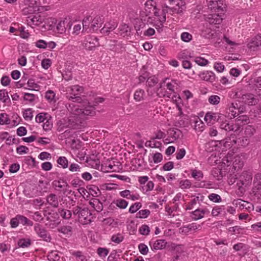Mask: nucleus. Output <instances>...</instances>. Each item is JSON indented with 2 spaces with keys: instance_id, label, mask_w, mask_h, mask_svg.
Listing matches in <instances>:
<instances>
[{
  "instance_id": "obj_1",
  "label": "nucleus",
  "mask_w": 261,
  "mask_h": 261,
  "mask_svg": "<svg viewBox=\"0 0 261 261\" xmlns=\"http://www.w3.org/2000/svg\"><path fill=\"white\" fill-rule=\"evenodd\" d=\"M67 98L71 100L72 102L69 103L67 109L68 111L72 114L73 117H79L83 119L84 116H93L95 114V108L90 105L89 102H84V105L76 104L80 103L82 101V98L80 96L81 93L83 91V88L79 85H74L67 88Z\"/></svg>"
},
{
  "instance_id": "obj_2",
  "label": "nucleus",
  "mask_w": 261,
  "mask_h": 261,
  "mask_svg": "<svg viewBox=\"0 0 261 261\" xmlns=\"http://www.w3.org/2000/svg\"><path fill=\"white\" fill-rule=\"evenodd\" d=\"M246 159L245 153H241L232 157L231 154L228 153L227 155L223 158L222 163L229 166L232 163V169L238 171L242 168L244 166V161Z\"/></svg>"
},
{
  "instance_id": "obj_3",
  "label": "nucleus",
  "mask_w": 261,
  "mask_h": 261,
  "mask_svg": "<svg viewBox=\"0 0 261 261\" xmlns=\"http://www.w3.org/2000/svg\"><path fill=\"white\" fill-rule=\"evenodd\" d=\"M73 214L78 215L79 222L83 224H90L93 218L92 213L87 207L82 208L76 206L74 208Z\"/></svg>"
},
{
  "instance_id": "obj_4",
  "label": "nucleus",
  "mask_w": 261,
  "mask_h": 261,
  "mask_svg": "<svg viewBox=\"0 0 261 261\" xmlns=\"http://www.w3.org/2000/svg\"><path fill=\"white\" fill-rule=\"evenodd\" d=\"M252 180V173L249 171H244L239 177H237L233 182H237L239 189H243L251 184Z\"/></svg>"
},
{
  "instance_id": "obj_5",
  "label": "nucleus",
  "mask_w": 261,
  "mask_h": 261,
  "mask_svg": "<svg viewBox=\"0 0 261 261\" xmlns=\"http://www.w3.org/2000/svg\"><path fill=\"white\" fill-rule=\"evenodd\" d=\"M159 13V11L156 7V3L153 0H148L145 3L144 10L141 12V15L143 17L145 15L149 19L153 16L156 17V15Z\"/></svg>"
},
{
  "instance_id": "obj_6",
  "label": "nucleus",
  "mask_w": 261,
  "mask_h": 261,
  "mask_svg": "<svg viewBox=\"0 0 261 261\" xmlns=\"http://www.w3.org/2000/svg\"><path fill=\"white\" fill-rule=\"evenodd\" d=\"M38 0H23V7L22 9V14L27 15L32 14L39 11Z\"/></svg>"
},
{
  "instance_id": "obj_7",
  "label": "nucleus",
  "mask_w": 261,
  "mask_h": 261,
  "mask_svg": "<svg viewBox=\"0 0 261 261\" xmlns=\"http://www.w3.org/2000/svg\"><path fill=\"white\" fill-rule=\"evenodd\" d=\"M220 127L226 132H233L236 134L240 133L243 129L242 125L237 122H229L227 120L220 122Z\"/></svg>"
},
{
  "instance_id": "obj_8",
  "label": "nucleus",
  "mask_w": 261,
  "mask_h": 261,
  "mask_svg": "<svg viewBox=\"0 0 261 261\" xmlns=\"http://www.w3.org/2000/svg\"><path fill=\"white\" fill-rule=\"evenodd\" d=\"M191 176L196 180L201 181V182L197 186L199 188H208L212 185L211 184L207 183L205 181H201L203 178V173L202 171L198 170L196 168L192 169L190 170Z\"/></svg>"
},
{
  "instance_id": "obj_9",
  "label": "nucleus",
  "mask_w": 261,
  "mask_h": 261,
  "mask_svg": "<svg viewBox=\"0 0 261 261\" xmlns=\"http://www.w3.org/2000/svg\"><path fill=\"white\" fill-rule=\"evenodd\" d=\"M34 230L38 236L43 241L49 242L51 241V237L47 230L42 225L36 224L34 226Z\"/></svg>"
},
{
  "instance_id": "obj_10",
  "label": "nucleus",
  "mask_w": 261,
  "mask_h": 261,
  "mask_svg": "<svg viewBox=\"0 0 261 261\" xmlns=\"http://www.w3.org/2000/svg\"><path fill=\"white\" fill-rule=\"evenodd\" d=\"M208 7L212 12L223 13L225 9V4L223 3L222 0L217 1L213 2L211 0H208Z\"/></svg>"
},
{
  "instance_id": "obj_11",
  "label": "nucleus",
  "mask_w": 261,
  "mask_h": 261,
  "mask_svg": "<svg viewBox=\"0 0 261 261\" xmlns=\"http://www.w3.org/2000/svg\"><path fill=\"white\" fill-rule=\"evenodd\" d=\"M99 44L98 38L92 35L87 36L83 43V45L87 50H92Z\"/></svg>"
},
{
  "instance_id": "obj_12",
  "label": "nucleus",
  "mask_w": 261,
  "mask_h": 261,
  "mask_svg": "<svg viewBox=\"0 0 261 261\" xmlns=\"http://www.w3.org/2000/svg\"><path fill=\"white\" fill-rule=\"evenodd\" d=\"M222 14L219 12H217V13L208 14L205 16V21L210 24H219L221 23L223 19Z\"/></svg>"
},
{
  "instance_id": "obj_13",
  "label": "nucleus",
  "mask_w": 261,
  "mask_h": 261,
  "mask_svg": "<svg viewBox=\"0 0 261 261\" xmlns=\"http://www.w3.org/2000/svg\"><path fill=\"white\" fill-rule=\"evenodd\" d=\"M117 165L113 160L107 161L102 163L101 170L105 172H116L119 169V163L117 162Z\"/></svg>"
},
{
  "instance_id": "obj_14",
  "label": "nucleus",
  "mask_w": 261,
  "mask_h": 261,
  "mask_svg": "<svg viewBox=\"0 0 261 261\" xmlns=\"http://www.w3.org/2000/svg\"><path fill=\"white\" fill-rule=\"evenodd\" d=\"M91 24L90 31L94 32L97 31L104 22V18L101 15H96L94 17L91 16Z\"/></svg>"
},
{
  "instance_id": "obj_15",
  "label": "nucleus",
  "mask_w": 261,
  "mask_h": 261,
  "mask_svg": "<svg viewBox=\"0 0 261 261\" xmlns=\"http://www.w3.org/2000/svg\"><path fill=\"white\" fill-rule=\"evenodd\" d=\"M169 3L171 5H174L170 7V10L175 13H180L185 8V4L180 0H169Z\"/></svg>"
},
{
  "instance_id": "obj_16",
  "label": "nucleus",
  "mask_w": 261,
  "mask_h": 261,
  "mask_svg": "<svg viewBox=\"0 0 261 261\" xmlns=\"http://www.w3.org/2000/svg\"><path fill=\"white\" fill-rule=\"evenodd\" d=\"M221 114L212 112H208L206 113L204 120L207 124H213L215 121H219L221 119Z\"/></svg>"
},
{
  "instance_id": "obj_17",
  "label": "nucleus",
  "mask_w": 261,
  "mask_h": 261,
  "mask_svg": "<svg viewBox=\"0 0 261 261\" xmlns=\"http://www.w3.org/2000/svg\"><path fill=\"white\" fill-rule=\"evenodd\" d=\"M71 27L70 22L67 19L61 20L57 25V32L62 34L66 32L67 29H70Z\"/></svg>"
},
{
  "instance_id": "obj_18",
  "label": "nucleus",
  "mask_w": 261,
  "mask_h": 261,
  "mask_svg": "<svg viewBox=\"0 0 261 261\" xmlns=\"http://www.w3.org/2000/svg\"><path fill=\"white\" fill-rule=\"evenodd\" d=\"M260 46H261V34H257L252 38L247 44V47L253 50Z\"/></svg>"
},
{
  "instance_id": "obj_19",
  "label": "nucleus",
  "mask_w": 261,
  "mask_h": 261,
  "mask_svg": "<svg viewBox=\"0 0 261 261\" xmlns=\"http://www.w3.org/2000/svg\"><path fill=\"white\" fill-rule=\"evenodd\" d=\"M166 244L167 242L163 239L152 240L149 242V245L152 250L163 249L165 247Z\"/></svg>"
},
{
  "instance_id": "obj_20",
  "label": "nucleus",
  "mask_w": 261,
  "mask_h": 261,
  "mask_svg": "<svg viewBox=\"0 0 261 261\" xmlns=\"http://www.w3.org/2000/svg\"><path fill=\"white\" fill-rule=\"evenodd\" d=\"M201 228V225L192 223L188 225L182 226L180 228V232L183 234H187L191 231H196Z\"/></svg>"
},
{
  "instance_id": "obj_21",
  "label": "nucleus",
  "mask_w": 261,
  "mask_h": 261,
  "mask_svg": "<svg viewBox=\"0 0 261 261\" xmlns=\"http://www.w3.org/2000/svg\"><path fill=\"white\" fill-rule=\"evenodd\" d=\"M253 192L255 195L261 196V174H257L255 176Z\"/></svg>"
},
{
  "instance_id": "obj_22",
  "label": "nucleus",
  "mask_w": 261,
  "mask_h": 261,
  "mask_svg": "<svg viewBox=\"0 0 261 261\" xmlns=\"http://www.w3.org/2000/svg\"><path fill=\"white\" fill-rule=\"evenodd\" d=\"M168 133V138L165 140L167 143H172L176 141L179 137L180 132L177 129H170Z\"/></svg>"
},
{
  "instance_id": "obj_23",
  "label": "nucleus",
  "mask_w": 261,
  "mask_h": 261,
  "mask_svg": "<svg viewBox=\"0 0 261 261\" xmlns=\"http://www.w3.org/2000/svg\"><path fill=\"white\" fill-rule=\"evenodd\" d=\"M117 27V23L114 20L107 22L100 30V33L103 34H108L111 31L115 29Z\"/></svg>"
},
{
  "instance_id": "obj_24",
  "label": "nucleus",
  "mask_w": 261,
  "mask_h": 261,
  "mask_svg": "<svg viewBox=\"0 0 261 261\" xmlns=\"http://www.w3.org/2000/svg\"><path fill=\"white\" fill-rule=\"evenodd\" d=\"M199 76L202 80L210 83L214 82L216 79L215 73L211 71H204L200 72L199 74Z\"/></svg>"
},
{
  "instance_id": "obj_25",
  "label": "nucleus",
  "mask_w": 261,
  "mask_h": 261,
  "mask_svg": "<svg viewBox=\"0 0 261 261\" xmlns=\"http://www.w3.org/2000/svg\"><path fill=\"white\" fill-rule=\"evenodd\" d=\"M242 101L248 105H255L258 102V99L252 94H243L241 97Z\"/></svg>"
},
{
  "instance_id": "obj_26",
  "label": "nucleus",
  "mask_w": 261,
  "mask_h": 261,
  "mask_svg": "<svg viewBox=\"0 0 261 261\" xmlns=\"http://www.w3.org/2000/svg\"><path fill=\"white\" fill-rule=\"evenodd\" d=\"M209 213V211L206 209L197 208L191 213V217L194 220H197L204 217L205 214Z\"/></svg>"
},
{
  "instance_id": "obj_27",
  "label": "nucleus",
  "mask_w": 261,
  "mask_h": 261,
  "mask_svg": "<svg viewBox=\"0 0 261 261\" xmlns=\"http://www.w3.org/2000/svg\"><path fill=\"white\" fill-rule=\"evenodd\" d=\"M27 21L29 25L33 27V25H39L42 22V18L40 15H34L33 17H28Z\"/></svg>"
},
{
  "instance_id": "obj_28",
  "label": "nucleus",
  "mask_w": 261,
  "mask_h": 261,
  "mask_svg": "<svg viewBox=\"0 0 261 261\" xmlns=\"http://www.w3.org/2000/svg\"><path fill=\"white\" fill-rule=\"evenodd\" d=\"M47 203L54 207H57L59 205V197L55 194H50L46 197Z\"/></svg>"
},
{
  "instance_id": "obj_29",
  "label": "nucleus",
  "mask_w": 261,
  "mask_h": 261,
  "mask_svg": "<svg viewBox=\"0 0 261 261\" xmlns=\"http://www.w3.org/2000/svg\"><path fill=\"white\" fill-rule=\"evenodd\" d=\"M167 79L163 82L161 84L164 87H166L170 92L171 94L175 93V89L177 88L178 85L176 81L172 80L170 82H166Z\"/></svg>"
},
{
  "instance_id": "obj_30",
  "label": "nucleus",
  "mask_w": 261,
  "mask_h": 261,
  "mask_svg": "<svg viewBox=\"0 0 261 261\" xmlns=\"http://www.w3.org/2000/svg\"><path fill=\"white\" fill-rule=\"evenodd\" d=\"M91 16L89 15L85 17L82 21L83 24V30L82 31V32H91L90 31V25L91 24Z\"/></svg>"
},
{
  "instance_id": "obj_31",
  "label": "nucleus",
  "mask_w": 261,
  "mask_h": 261,
  "mask_svg": "<svg viewBox=\"0 0 261 261\" xmlns=\"http://www.w3.org/2000/svg\"><path fill=\"white\" fill-rule=\"evenodd\" d=\"M157 95L160 97L169 98H171V94L168 90L167 91L166 87H164L163 85L161 84L160 88L157 90Z\"/></svg>"
},
{
  "instance_id": "obj_32",
  "label": "nucleus",
  "mask_w": 261,
  "mask_h": 261,
  "mask_svg": "<svg viewBox=\"0 0 261 261\" xmlns=\"http://www.w3.org/2000/svg\"><path fill=\"white\" fill-rule=\"evenodd\" d=\"M167 9L170 10V7L167 6L166 8L163 9L161 12L158 10L159 13L156 15L155 18L160 21L161 27H163V23L166 21V13L168 12Z\"/></svg>"
},
{
  "instance_id": "obj_33",
  "label": "nucleus",
  "mask_w": 261,
  "mask_h": 261,
  "mask_svg": "<svg viewBox=\"0 0 261 261\" xmlns=\"http://www.w3.org/2000/svg\"><path fill=\"white\" fill-rule=\"evenodd\" d=\"M39 89L40 86L35 82L33 79H29L26 83V86H25V89L29 90L38 91Z\"/></svg>"
},
{
  "instance_id": "obj_34",
  "label": "nucleus",
  "mask_w": 261,
  "mask_h": 261,
  "mask_svg": "<svg viewBox=\"0 0 261 261\" xmlns=\"http://www.w3.org/2000/svg\"><path fill=\"white\" fill-rule=\"evenodd\" d=\"M146 97L145 92L143 89L137 90L134 94V98L136 101H141L145 99Z\"/></svg>"
},
{
  "instance_id": "obj_35",
  "label": "nucleus",
  "mask_w": 261,
  "mask_h": 261,
  "mask_svg": "<svg viewBox=\"0 0 261 261\" xmlns=\"http://www.w3.org/2000/svg\"><path fill=\"white\" fill-rule=\"evenodd\" d=\"M53 184L57 190L60 191H63L68 187V185L66 181L61 179L59 180H55L53 182Z\"/></svg>"
},
{
  "instance_id": "obj_36",
  "label": "nucleus",
  "mask_w": 261,
  "mask_h": 261,
  "mask_svg": "<svg viewBox=\"0 0 261 261\" xmlns=\"http://www.w3.org/2000/svg\"><path fill=\"white\" fill-rule=\"evenodd\" d=\"M200 200L201 199L199 196H194L186 205V210H190L193 209L195 205L200 203Z\"/></svg>"
},
{
  "instance_id": "obj_37",
  "label": "nucleus",
  "mask_w": 261,
  "mask_h": 261,
  "mask_svg": "<svg viewBox=\"0 0 261 261\" xmlns=\"http://www.w3.org/2000/svg\"><path fill=\"white\" fill-rule=\"evenodd\" d=\"M256 129L252 125H248L245 127L244 130V136L249 139L255 134Z\"/></svg>"
},
{
  "instance_id": "obj_38",
  "label": "nucleus",
  "mask_w": 261,
  "mask_h": 261,
  "mask_svg": "<svg viewBox=\"0 0 261 261\" xmlns=\"http://www.w3.org/2000/svg\"><path fill=\"white\" fill-rule=\"evenodd\" d=\"M58 213L61 217L65 219H70L72 215L70 211L64 208L58 209Z\"/></svg>"
},
{
  "instance_id": "obj_39",
  "label": "nucleus",
  "mask_w": 261,
  "mask_h": 261,
  "mask_svg": "<svg viewBox=\"0 0 261 261\" xmlns=\"http://www.w3.org/2000/svg\"><path fill=\"white\" fill-rule=\"evenodd\" d=\"M194 122L195 123L194 129L196 130L202 131L204 126V123L199 117H195Z\"/></svg>"
},
{
  "instance_id": "obj_40",
  "label": "nucleus",
  "mask_w": 261,
  "mask_h": 261,
  "mask_svg": "<svg viewBox=\"0 0 261 261\" xmlns=\"http://www.w3.org/2000/svg\"><path fill=\"white\" fill-rule=\"evenodd\" d=\"M17 219H18L19 223L22 224L23 225H27L29 226L33 225V222L29 220L26 217L22 215H18Z\"/></svg>"
},
{
  "instance_id": "obj_41",
  "label": "nucleus",
  "mask_w": 261,
  "mask_h": 261,
  "mask_svg": "<svg viewBox=\"0 0 261 261\" xmlns=\"http://www.w3.org/2000/svg\"><path fill=\"white\" fill-rule=\"evenodd\" d=\"M237 143V140L231 138H226L223 141V145L226 149L231 148L234 144Z\"/></svg>"
},
{
  "instance_id": "obj_42",
  "label": "nucleus",
  "mask_w": 261,
  "mask_h": 261,
  "mask_svg": "<svg viewBox=\"0 0 261 261\" xmlns=\"http://www.w3.org/2000/svg\"><path fill=\"white\" fill-rule=\"evenodd\" d=\"M237 142L239 146L245 148L249 145L250 139L244 136L242 138H239L238 140H237Z\"/></svg>"
},
{
  "instance_id": "obj_43",
  "label": "nucleus",
  "mask_w": 261,
  "mask_h": 261,
  "mask_svg": "<svg viewBox=\"0 0 261 261\" xmlns=\"http://www.w3.org/2000/svg\"><path fill=\"white\" fill-rule=\"evenodd\" d=\"M150 214V211L149 210H141L137 213L136 217L137 218L144 219L148 217Z\"/></svg>"
},
{
  "instance_id": "obj_44",
  "label": "nucleus",
  "mask_w": 261,
  "mask_h": 261,
  "mask_svg": "<svg viewBox=\"0 0 261 261\" xmlns=\"http://www.w3.org/2000/svg\"><path fill=\"white\" fill-rule=\"evenodd\" d=\"M84 181L79 177H74L71 181L70 184L74 188H79L84 185Z\"/></svg>"
},
{
  "instance_id": "obj_45",
  "label": "nucleus",
  "mask_w": 261,
  "mask_h": 261,
  "mask_svg": "<svg viewBox=\"0 0 261 261\" xmlns=\"http://www.w3.org/2000/svg\"><path fill=\"white\" fill-rule=\"evenodd\" d=\"M192 58L191 53L187 50H183L179 52L177 55L178 59L187 60L189 58Z\"/></svg>"
},
{
  "instance_id": "obj_46",
  "label": "nucleus",
  "mask_w": 261,
  "mask_h": 261,
  "mask_svg": "<svg viewBox=\"0 0 261 261\" xmlns=\"http://www.w3.org/2000/svg\"><path fill=\"white\" fill-rule=\"evenodd\" d=\"M154 183L152 181H148L145 185L142 187V191L145 194L151 191L154 188Z\"/></svg>"
},
{
  "instance_id": "obj_47",
  "label": "nucleus",
  "mask_w": 261,
  "mask_h": 261,
  "mask_svg": "<svg viewBox=\"0 0 261 261\" xmlns=\"http://www.w3.org/2000/svg\"><path fill=\"white\" fill-rule=\"evenodd\" d=\"M194 61L199 66H205L208 64V61L201 57H195Z\"/></svg>"
},
{
  "instance_id": "obj_48",
  "label": "nucleus",
  "mask_w": 261,
  "mask_h": 261,
  "mask_svg": "<svg viewBox=\"0 0 261 261\" xmlns=\"http://www.w3.org/2000/svg\"><path fill=\"white\" fill-rule=\"evenodd\" d=\"M31 244V241L30 239H21L18 241V245L21 248L28 247Z\"/></svg>"
},
{
  "instance_id": "obj_49",
  "label": "nucleus",
  "mask_w": 261,
  "mask_h": 261,
  "mask_svg": "<svg viewBox=\"0 0 261 261\" xmlns=\"http://www.w3.org/2000/svg\"><path fill=\"white\" fill-rule=\"evenodd\" d=\"M145 146L151 148H159L162 146V143L159 141H156L153 139L152 141H148L145 143Z\"/></svg>"
},
{
  "instance_id": "obj_50",
  "label": "nucleus",
  "mask_w": 261,
  "mask_h": 261,
  "mask_svg": "<svg viewBox=\"0 0 261 261\" xmlns=\"http://www.w3.org/2000/svg\"><path fill=\"white\" fill-rule=\"evenodd\" d=\"M123 236L119 233L113 234L111 239V240L116 244H120L121 242L123 241Z\"/></svg>"
},
{
  "instance_id": "obj_51",
  "label": "nucleus",
  "mask_w": 261,
  "mask_h": 261,
  "mask_svg": "<svg viewBox=\"0 0 261 261\" xmlns=\"http://www.w3.org/2000/svg\"><path fill=\"white\" fill-rule=\"evenodd\" d=\"M23 117L25 120H31L33 117L32 109H25L23 112Z\"/></svg>"
},
{
  "instance_id": "obj_52",
  "label": "nucleus",
  "mask_w": 261,
  "mask_h": 261,
  "mask_svg": "<svg viewBox=\"0 0 261 261\" xmlns=\"http://www.w3.org/2000/svg\"><path fill=\"white\" fill-rule=\"evenodd\" d=\"M237 107L238 104L237 103H231L229 107V113L234 118L238 115L237 112Z\"/></svg>"
},
{
  "instance_id": "obj_53",
  "label": "nucleus",
  "mask_w": 261,
  "mask_h": 261,
  "mask_svg": "<svg viewBox=\"0 0 261 261\" xmlns=\"http://www.w3.org/2000/svg\"><path fill=\"white\" fill-rule=\"evenodd\" d=\"M58 164L63 168H66L68 166V162L65 156H60L57 160Z\"/></svg>"
},
{
  "instance_id": "obj_54",
  "label": "nucleus",
  "mask_w": 261,
  "mask_h": 261,
  "mask_svg": "<svg viewBox=\"0 0 261 261\" xmlns=\"http://www.w3.org/2000/svg\"><path fill=\"white\" fill-rule=\"evenodd\" d=\"M10 120L8 115L6 113H1L0 114V124H9Z\"/></svg>"
},
{
  "instance_id": "obj_55",
  "label": "nucleus",
  "mask_w": 261,
  "mask_h": 261,
  "mask_svg": "<svg viewBox=\"0 0 261 261\" xmlns=\"http://www.w3.org/2000/svg\"><path fill=\"white\" fill-rule=\"evenodd\" d=\"M191 185V182L189 179L182 180L179 182V187L182 189H190Z\"/></svg>"
},
{
  "instance_id": "obj_56",
  "label": "nucleus",
  "mask_w": 261,
  "mask_h": 261,
  "mask_svg": "<svg viewBox=\"0 0 261 261\" xmlns=\"http://www.w3.org/2000/svg\"><path fill=\"white\" fill-rule=\"evenodd\" d=\"M243 230L244 229L239 226H235L228 228V231L232 234L242 233Z\"/></svg>"
},
{
  "instance_id": "obj_57",
  "label": "nucleus",
  "mask_w": 261,
  "mask_h": 261,
  "mask_svg": "<svg viewBox=\"0 0 261 261\" xmlns=\"http://www.w3.org/2000/svg\"><path fill=\"white\" fill-rule=\"evenodd\" d=\"M220 101V97L216 95H211L208 98V102L213 105H216L219 103Z\"/></svg>"
},
{
  "instance_id": "obj_58",
  "label": "nucleus",
  "mask_w": 261,
  "mask_h": 261,
  "mask_svg": "<svg viewBox=\"0 0 261 261\" xmlns=\"http://www.w3.org/2000/svg\"><path fill=\"white\" fill-rule=\"evenodd\" d=\"M142 206V204L140 202H136L133 204L129 207V212L134 214L137 212Z\"/></svg>"
},
{
  "instance_id": "obj_59",
  "label": "nucleus",
  "mask_w": 261,
  "mask_h": 261,
  "mask_svg": "<svg viewBox=\"0 0 261 261\" xmlns=\"http://www.w3.org/2000/svg\"><path fill=\"white\" fill-rule=\"evenodd\" d=\"M224 210L223 206H215L212 210V215L214 217L218 216Z\"/></svg>"
},
{
  "instance_id": "obj_60",
  "label": "nucleus",
  "mask_w": 261,
  "mask_h": 261,
  "mask_svg": "<svg viewBox=\"0 0 261 261\" xmlns=\"http://www.w3.org/2000/svg\"><path fill=\"white\" fill-rule=\"evenodd\" d=\"M158 83V79L155 76L147 78V83L149 87H153Z\"/></svg>"
},
{
  "instance_id": "obj_61",
  "label": "nucleus",
  "mask_w": 261,
  "mask_h": 261,
  "mask_svg": "<svg viewBox=\"0 0 261 261\" xmlns=\"http://www.w3.org/2000/svg\"><path fill=\"white\" fill-rule=\"evenodd\" d=\"M97 254L101 257H105L107 256L109 252V249L106 248L99 247L97 249Z\"/></svg>"
},
{
  "instance_id": "obj_62",
  "label": "nucleus",
  "mask_w": 261,
  "mask_h": 261,
  "mask_svg": "<svg viewBox=\"0 0 261 261\" xmlns=\"http://www.w3.org/2000/svg\"><path fill=\"white\" fill-rule=\"evenodd\" d=\"M181 39L186 42H190L192 39V36L191 34L188 32H184L181 33Z\"/></svg>"
},
{
  "instance_id": "obj_63",
  "label": "nucleus",
  "mask_w": 261,
  "mask_h": 261,
  "mask_svg": "<svg viewBox=\"0 0 261 261\" xmlns=\"http://www.w3.org/2000/svg\"><path fill=\"white\" fill-rule=\"evenodd\" d=\"M140 233L144 236L149 234L150 232V228L147 225H143L139 228Z\"/></svg>"
},
{
  "instance_id": "obj_64",
  "label": "nucleus",
  "mask_w": 261,
  "mask_h": 261,
  "mask_svg": "<svg viewBox=\"0 0 261 261\" xmlns=\"http://www.w3.org/2000/svg\"><path fill=\"white\" fill-rule=\"evenodd\" d=\"M116 203V205L120 208H125L128 205V202L122 199H118Z\"/></svg>"
}]
</instances>
